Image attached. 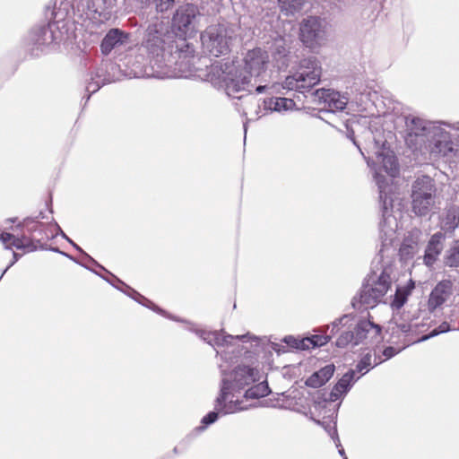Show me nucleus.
<instances>
[{
    "label": "nucleus",
    "mask_w": 459,
    "mask_h": 459,
    "mask_svg": "<svg viewBox=\"0 0 459 459\" xmlns=\"http://www.w3.org/2000/svg\"><path fill=\"white\" fill-rule=\"evenodd\" d=\"M161 21L150 24L145 31L143 47L150 56V66L143 71L134 72L136 77L168 78L172 76L187 77L192 74L190 58L195 49L185 39L178 42Z\"/></svg>",
    "instance_id": "1"
},
{
    "label": "nucleus",
    "mask_w": 459,
    "mask_h": 459,
    "mask_svg": "<svg viewBox=\"0 0 459 459\" xmlns=\"http://www.w3.org/2000/svg\"><path fill=\"white\" fill-rule=\"evenodd\" d=\"M244 71L247 74H243V71L234 63L217 62L212 64L206 74V80L219 89H223L228 96L234 97L240 91H250L251 78H258L266 71L269 64L268 53L255 48L248 50L244 58Z\"/></svg>",
    "instance_id": "2"
},
{
    "label": "nucleus",
    "mask_w": 459,
    "mask_h": 459,
    "mask_svg": "<svg viewBox=\"0 0 459 459\" xmlns=\"http://www.w3.org/2000/svg\"><path fill=\"white\" fill-rule=\"evenodd\" d=\"M368 165L374 170V178L379 190V201L382 206V220L379 223L381 238H384V247L392 244L393 238L398 230V222L391 214L392 199L390 195L393 189V179L398 175L399 168L395 156L383 145L381 152H376V161L367 160Z\"/></svg>",
    "instance_id": "3"
},
{
    "label": "nucleus",
    "mask_w": 459,
    "mask_h": 459,
    "mask_svg": "<svg viewBox=\"0 0 459 459\" xmlns=\"http://www.w3.org/2000/svg\"><path fill=\"white\" fill-rule=\"evenodd\" d=\"M259 380L258 370L247 366H238L222 378L221 394L216 399L215 410L222 414L247 410L238 400L233 401L232 392H239L245 386Z\"/></svg>",
    "instance_id": "4"
},
{
    "label": "nucleus",
    "mask_w": 459,
    "mask_h": 459,
    "mask_svg": "<svg viewBox=\"0 0 459 459\" xmlns=\"http://www.w3.org/2000/svg\"><path fill=\"white\" fill-rule=\"evenodd\" d=\"M235 37L233 26L225 23L212 24L200 35L203 51L215 57L225 56L230 52Z\"/></svg>",
    "instance_id": "5"
},
{
    "label": "nucleus",
    "mask_w": 459,
    "mask_h": 459,
    "mask_svg": "<svg viewBox=\"0 0 459 459\" xmlns=\"http://www.w3.org/2000/svg\"><path fill=\"white\" fill-rule=\"evenodd\" d=\"M322 67L316 57L300 61L298 70L285 78L283 89L298 91H308L320 82Z\"/></svg>",
    "instance_id": "6"
},
{
    "label": "nucleus",
    "mask_w": 459,
    "mask_h": 459,
    "mask_svg": "<svg viewBox=\"0 0 459 459\" xmlns=\"http://www.w3.org/2000/svg\"><path fill=\"white\" fill-rule=\"evenodd\" d=\"M391 266H385L380 273L373 272L368 275L359 297V302L366 307H374L387 293L392 285Z\"/></svg>",
    "instance_id": "7"
},
{
    "label": "nucleus",
    "mask_w": 459,
    "mask_h": 459,
    "mask_svg": "<svg viewBox=\"0 0 459 459\" xmlns=\"http://www.w3.org/2000/svg\"><path fill=\"white\" fill-rule=\"evenodd\" d=\"M436 185L429 176L418 178L411 186V209L418 216L429 213L435 205Z\"/></svg>",
    "instance_id": "8"
},
{
    "label": "nucleus",
    "mask_w": 459,
    "mask_h": 459,
    "mask_svg": "<svg viewBox=\"0 0 459 459\" xmlns=\"http://www.w3.org/2000/svg\"><path fill=\"white\" fill-rule=\"evenodd\" d=\"M407 129L406 143L411 147L417 148L422 143L428 141L431 136L434 128H437L439 123L426 121L420 117L410 115L405 118Z\"/></svg>",
    "instance_id": "9"
},
{
    "label": "nucleus",
    "mask_w": 459,
    "mask_h": 459,
    "mask_svg": "<svg viewBox=\"0 0 459 459\" xmlns=\"http://www.w3.org/2000/svg\"><path fill=\"white\" fill-rule=\"evenodd\" d=\"M325 23L319 17L309 16L300 23V40L309 48L320 46L325 39Z\"/></svg>",
    "instance_id": "10"
},
{
    "label": "nucleus",
    "mask_w": 459,
    "mask_h": 459,
    "mask_svg": "<svg viewBox=\"0 0 459 459\" xmlns=\"http://www.w3.org/2000/svg\"><path fill=\"white\" fill-rule=\"evenodd\" d=\"M200 15L198 7L193 4H185L176 10L172 18V29L180 37L194 28L196 18Z\"/></svg>",
    "instance_id": "11"
},
{
    "label": "nucleus",
    "mask_w": 459,
    "mask_h": 459,
    "mask_svg": "<svg viewBox=\"0 0 459 459\" xmlns=\"http://www.w3.org/2000/svg\"><path fill=\"white\" fill-rule=\"evenodd\" d=\"M427 142L426 148L435 156L453 157L456 152L450 133L442 128L440 125L434 128Z\"/></svg>",
    "instance_id": "12"
},
{
    "label": "nucleus",
    "mask_w": 459,
    "mask_h": 459,
    "mask_svg": "<svg viewBox=\"0 0 459 459\" xmlns=\"http://www.w3.org/2000/svg\"><path fill=\"white\" fill-rule=\"evenodd\" d=\"M453 282L450 280H442L430 291L427 307L429 312L441 307L453 294Z\"/></svg>",
    "instance_id": "13"
},
{
    "label": "nucleus",
    "mask_w": 459,
    "mask_h": 459,
    "mask_svg": "<svg viewBox=\"0 0 459 459\" xmlns=\"http://www.w3.org/2000/svg\"><path fill=\"white\" fill-rule=\"evenodd\" d=\"M315 96L325 104V108L333 112L343 110L348 103L346 97L329 89H318L315 91Z\"/></svg>",
    "instance_id": "14"
},
{
    "label": "nucleus",
    "mask_w": 459,
    "mask_h": 459,
    "mask_svg": "<svg viewBox=\"0 0 459 459\" xmlns=\"http://www.w3.org/2000/svg\"><path fill=\"white\" fill-rule=\"evenodd\" d=\"M116 0H80L78 11H82L87 18L95 19L104 12L115 6Z\"/></svg>",
    "instance_id": "15"
},
{
    "label": "nucleus",
    "mask_w": 459,
    "mask_h": 459,
    "mask_svg": "<svg viewBox=\"0 0 459 459\" xmlns=\"http://www.w3.org/2000/svg\"><path fill=\"white\" fill-rule=\"evenodd\" d=\"M128 39V35L119 29H111L100 44L102 54L108 55L116 47L123 45Z\"/></svg>",
    "instance_id": "16"
},
{
    "label": "nucleus",
    "mask_w": 459,
    "mask_h": 459,
    "mask_svg": "<svg viewBox=\"0 0 459 459\" xmlns=\"http://www.w3.org/2000/svg\"><path fill=\"white\" fill-rule=\"evenodd\" d=\"M351 320V316L348 315H344L338 320L332 323L331 326H327V331H330V333H325L324 335H313L311 338H307L303 341V342H307L313 345V347H320L326 344L331 338L339 331V325H345L348 321Z\"/></svg>",
    "instance_id": "17"
},
{
    "label": "nucleus",
    "mask_w": 459,
    "mask_h": 459,
    "mask_svg": "<svg viewBox=\"0 0 459 459\" xmlns=\"http://www.w3.org/2000/svg\"><path fill=\"white\" fill-rule=\"evenodd\" d=\"M445 236L441 232L435 233L429 239L424 255V263L431 266L437 260L443 249Z\"/></svg>",
    "instance_id": "18"
},
{
    "label": "nucleus",
    "mask_w": 459,
    "mask_h": 459,
    "mask_svg": "<svg viewBox=\"0 0 459 459\" xmlns=\"http://www.w3.org/2000/svg\"><path fill=\"white\" fill-rule=\"evenodd\" d=\"M196 333L208 344L212 346H227L231 340L238 339L242 340L246 337V335H230V334H223L220 332H207L204 330H199Z\"/></svg>",
    "instance_id": "19"
},
{
    "label": "nucleus",
    "mask_w": 459,
    "mask_h": 459,
    "mask_svg": "<svg viewBox=\"0 0 459 459\" xmlns=\"http://www.w3.org/2000/svg\"><path fill=\"white\" fill-rule=\"evenodd\" d=\"M0 241L5 245L6 248L14 247L17 249H25L27 251H33L35 249L31 239L25 235L16 237L11 233L2 232L0 233Z\"/></svg>",
    "instance_id": "20"
},
{
    "label": "nucleus",
    "mask_w": 459,
    "mask_h": 459,
    "mask_svg": "<svg viewBox=\"0 0 459 459\" xmlns=\"http://www.w3.org/2000/svg\"><path fill=\"white\" fill-rule=\"evenodd\" d=\"M356 333H354V344H359L363 339H366L369 334L371 338H376L380 335L381 328L379 325L373 324L368 320L360 321L356 326Z\"/></svg>",
    "instance_id": "21"
},
{
    "label": "nucleus",
    "mask_w": 459,
    "mask_h": 459,
    "mask_svg": "<svg viewBox=\"0 0 459 459\" xmlns=\"http://www.w3.org/2000/svg\"><path fill=\"white\" fill-rule=\"evenodd\" d=\"M334 369V365H326L325 367L311 375L306 380V385L313 388H317L324 385L333 377Z\"/></svg>",
    "instance_id": "22"
},
{
    "label": "nucleus",
    "mask_w": 459,
    "mask_h": 459,
    "mask_svg": "<svg viewBox=\"0 0 459 459\" xmlns=\"http://www.w3.org/2000/svg\"><path fill=\"white\" fill-rule=\"evenodd\" d=\"M459 225V208L451 206L440 218V228L445 232L452 233Z\"/></svg>",
    "instance_id": "23"
},
{
    "label": "nucleus",
    "mask_w": 459,
    "mask_h": 459,
    "mask_svg": "<svg viewBox=\"0 0 459 459\" xmlns=\"http://www.w3.org/2000/svg\"><path fill=\"white\" fill-rule=\"evenodd\" d=\"M355 370H350L345 373L337 382L331 392L332 400H337L342 394H346L354 381Z\"/></svg>",
    "instance_id": "24"
},
{
    "label": "nucleus",
    "mask_w": 459,
    "mask_h": 459,
    "mask_svg": "<svg viewBox=\"0 0 459 459\" xmlns=\"http://www.w3.org/2000/svg\"><path fill=\"white\" fill-rule=\"evenodd\" d=\"M295 102L288 98H270L264 100V107L273 111H286L294 108Z\"/></svg>",
    "instance_id": "25"
},
{
    "label": "nucleus",
    "mask_w": 459,
    "mask_h": 459,
    "mask_svg": "<svg viewBox=\"0 0 459 459\" xmlns=\"http://www.w3.org/2000/svg\"><path fill=\"white\" fill-rule=\"evenodd\" d=\"M382 360H377L376 356H373L370 352L364 355L356 366V371L364 375L370 368L381 363Z\"/></svg>",
    "instance_id": "26"
},
{
    "label": "nucleus",
    "mask_w": 459,
    "mask_h": 459,
    "mask_svg": "<svg viewBox=\"0 0 459 459\" xmlns=\"http://www.w3.org/2000/svg\"><path fill=\"white\" fill-rule=\"evenodd\" d=\"M413 288V282H411V284L406 287L397 288L392 306L397 309L401 308L406 302L407 297L411 294Z\"/></svg>",
    "instance_id": "27"
},
{
    "label": "nucleus",
    "mask_w": 459,
    "mask_h": 459,
    "mask_svg": "<svg viewBox=\"0 0 459 459\" xmlns=\"http://www.w3.org/2000/svg\"><path fill=\"white\" fill-rule=\"evenodd\" d=\"M444 261L446 265L449 267H459V240L455 241L446 251Z\"/></svg>",
    "instance_id": "28"
},
{
    "label": "nucleus",
    "mask_w": 459,
    "mask_h": 459,
    "mask_svg": "<svg viewBox=\"0 0 459 459\" xmlns=\"http://www.w3.org/2000/svg\"><path fill=\"white\" fill-rule=\"evenodd\" d=\"M280 8L287 13H294L299 11L304 0H278Z\"/></svg>",
    "instance_id": "29"
},
{
    "label": "nucleus",
    "mask_w": 459,
    "mask_h": 459,
    "mask_svg": "<svg viewBox=\"0 0 459 459\" xmlns=\"http://www.w3.org/2000/svg\"><path fill=\"white\" fill-rule=\"evenodd\" d=\"M268 394V386L263 383L252 386L245 393V398L256 399Z\"/></svg>",
    "instance_id": "30"
},
{
    "label": "nucleus",
    "mask_w": 459,
    "mask_h": 459,
    "mask_svg": "<svg viewBox=\"0 0 459 459\" xmlns=\"http://www.w3.org/2000/svg\"><path fill=\"white\" fill-rule=\"evenodd\" d=\"M38 37L35 39V43L38 45L48 44L54 40L49 26L40 27L38 30Z\"/></svg>",
    "instance_id": "31"
},
{
    "label": "nucleus",
    "mask_w": 459,
    "mask_h": 459,
    "mask_svg": "<svg viewBox=\"0 0 459 459\" xmlns=\"http://www.w3.org/2000/svg\"><path fill=\"white\" fill-rule=\"evenodd\" d=\"M23 227L30 233L39 232L40 235V238H43V236L41 235L43 224L41 222L35 221L33 219L27 218L23 221Z\"/></svg>",
    "instance_id": "32"
},
{
    "label": "nucleus",
    "mask_w": 459,
    "mask_h": 459,
    "mask_svg": "<svg viewBox=\"0 0 459 459\" xmlns=\"http://www.w3.org/2000/svg\"><path fill=\"white\" fill-rule=\"evenodd\" d=\"M116 281L122 284V285H125L127 290H128V292H127V295L132 297L134 299H135L136 301H138L139 303L143 304V306H147L149 307V304H151L152 302L150 300H148L145 297L142 296L140 293H138L137 291H135L134 290L131 289L130 287L126 286L123 281H121L119 279H116Z\"/></svg>",
    "instance_id": "33"
},
{
    "label": "nucleus",
    "mask_w": 459,
    "mask_h": 459,
    "mask_svg": "<svg viewBox=\"0 0 459 459\" xmlns=\"http://www.w3.org/2000/svg\"><path fill=\"white\" fill-rule=\"evenodd\" d=\"M352 342H354V333L351 331H345L337 338L336 345L338 347H345Z\"/></svg>",
    "instance_id": "34"
},
{
    "label": "nucleus",
    "mask_w": 459,
    "mask_h": 459,
    "mask_svg": "<svg viewBox=\"0 0 459 459\" xmlns=\"http://www.w3.org/2000/svg\"><path fill=\"white\" fill-rule=\"evenodd\" d=\"M329 435L331 436V437L334 441L335 446L339 448V454L343 457V459H348L346 455H345L344 449L342 447L341 441L339 439L336 428L330 429H329Z\"/></svg>",
    "instance_id": "35"
},
{
    "label": "nucleus",
    "mask_w": 459,
    "mask_h": 459,
    "mask_svg": "<svg viewBox=\"0 0 459 459\" xmlns=\"http://www.w3.org/2000/svg\"><path fill=\"white\" fill-rule=\"evenodd\" d=\"M177 0H155L156 9L160 13L168 11L173 6Z\"/></svg>",
    "instance_id": "36"
},
{
    "label": "nucleus",
    "mask_w": 459,
    "mask_h": 459,
    "mask_svg": "<svg viewBox=\"0 0 459 459\" xmlns=\"http://www.w3.org/2000/svg\"><path fill=\"white\" fill-rule=\"evenodd\" d=\"M274 49L275 53L280 56H286L288 53V48L285 44V40L281 38L278 39L274 42Z\"/></svg>",
    "instance_id": "37"
},
{
    "label": "nucleus",
    "mask_w": 459,
    "mask_h": 459,
    "mask_svg": "<svg viewBox=\"0 0 459 459\" xmlns=\"http://www.w3.org/2000/svg\"><path fill=\"white\" fill-rule=\"evenodd\" d=\"M450 325L447 322H443L442 324H440L436 329H434L430 334L429 336H424L422 338V340H426L428 339L429 337H431V336H436L439 333H446L448 331H450Z\"/></svg>",
    "instance_id": "38"
},
{
    "label": "nucleus",
    "mask_w": 459,
    "mask_h": 459,
    "mask_svg": "<svg viewBox=\"0 0 459 459\" xmlns=\"http://www.w3.org/2000/svg\"><path fill=\"white\" fill-rule=\"evenodd\" d=\"M54 227H55L56 231V233H52L51 237H54L55 235L60 234V235H62L63 238L67 239L68 242L71 243L77 250H79L80 252L83 253V251L82 250V248L78 245H76L74 241H72L70 238H68L66 237V235L63 232V230H61V228L59 227L58 224L55 223Z\"/></svg>",
    "instance_id": "39"
},
{
    "label": "nucleus",
    "mask_w": 459,
    "mask_h": 459,
    "mask_svg": "<svg viewBox=\"0 0 459 459\" xmlns=\"http://www.w3.org/2000/svg\"><path fill=\"white\" fill-rule=\"evenodd\" d=\"M217 419H218V412L211 411L203 418L202 423L204 425H209V424L215 422L217 420Z\"/></svg>",
    "instance_id": "40"
},
{
    "label": "nucleus",
    "mask_w": 459,
    "mask_h": 459,
    "mask_svg": "<svg viewBox=\"0 0 459 459\" xmlns=\"http://www.w3.org/2000/svg\"><path fill=\"white\" fill-rule=\"evenodd\" d=\"M413 250L414 247L412 245L407 246L405 243H403L400 248V252L403 255L413 254Z\"/></svg>",
    "instance_id": "41"
},
{
    "label": "nucleus",
    "mask_w": 459,
    "mask_h": 459,
    "mask_svg": "<svg viewBox=\"0 0 459 459\" xmlns=\"http://www.w3.org/2000/svg\"><path fill=\"white\" fill-rule=\"evenodd\" d=\"M396 353H397V351L394 347H386L383 351V355L386 359H390V358L394 357Z\"/></svg>",
    "instance_id": "42"
},
{
    "label": "nucleus",
    "mask_w": 459,
    "mask_h": 459,
    "mask_svg": "<svg viewBox=\"0 0 459 459\" xmlns=\"http://www.w3.org/2000/svg\"><path fill=\"white\" fill-rule=\"evenodd\" d=\"M100 88L98 82H89L86 86V91L90 93H94Z\"/></svg>",
    "instance_id": "43"
},
{
    "label": "nucleus",
    "mask_w": 459,
    "mask_h": 459,
    "mask_svg": "<svg viewBox=\"0 0 459 459\" xmlns=\"http://www.w3.org/2000/svg\"><path fill=\"white\" fill-rule=\"evenodd\" d=\"M266 88H267V86H266V85H258V86L255 88V92H256L257 94L263 93Z\"/></svg>",
    "instance_id": "44"
},
{
    "label": "nucleus",
    "mask_w": 459,
    "mask_h": 459,
    "mask_svg": "<svg viewBox=\"0 0 459 459\" xmlns=\"http://www.w3.org/2000/svg\"><path fill=\"white\" fill-rule=\"evenodd\" d=\"M18 260V255L16 253H13V261L11 263V264L2 273L0 279L3 277V275L5 273V272L8 270L10 266H12L16 261Z\"/></svg>",
    "instance_id": "45"
},
{
    "label": "nucleus",
    "mask_w": 459,
    "mask_h": 459,
    "mask_svg": "<svg viewBox=\"0 0 459 459\" xmlns=\"http://www.w3.org/2000/svg\"><path fill=\"white\" fill-rule=\"evenodd\" d=\"M357 298H354L353 301H352V306L353 307L355 308H360L359 307L357 306Z\"/></svg>",
    "instance_id": "46"
},
{
    "label": "nucleus",
    "mask_w": 459,
    "mask_h": 459,
    "mask_svg": "<svg viewBox=\"0 0 459 459\" xmlns=\"http://www.w3.org/2000/svg\"><path fill=\"white\" fill-rule=\"evenodd\" d=\"M321 426H324V428L326 429V431H327L328 433H329V429H332V427H331V426H329V425H328V426H325V425H324V423H321ZM333 428H335V425H334V426H333Z\"/></svg>",
    "instance_id": "47"
},
{
    "label": "nucleus",
    "mask_w": 459,
    "mask_h": 459,
    "mask_svg": "<svg viewBox=\"0 0 459 459\" xmlns=\"http://www.w3.org/2000/svg\"><path fill=\"white\" fill-rule=\"evenodd\" d=\"M401 329H402L403 332L408 331V327L405 325H403Z\"/></svg>",
    "instance_id": "48"
},
{
    "label": "nucleus",
    "mask_w": 459,
    "mask_h": 459,
    "mask_svg": "<svg viewBox=\"0 0 459 459\" xmlns=\"http://www.w3.org/2000/svg\"><path fill=\"white\" fill-rule=\"evenodd\" d=\"M290 339H291V337H286V338L284 339V341H285L287 343H289V340H290Z\"/></svg>",
    "instance_id": "49"
}]
</instances>
